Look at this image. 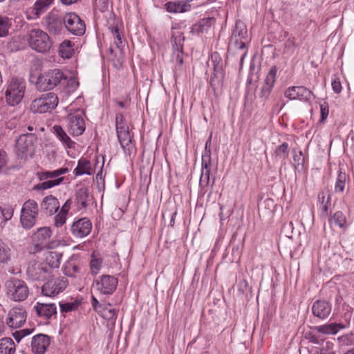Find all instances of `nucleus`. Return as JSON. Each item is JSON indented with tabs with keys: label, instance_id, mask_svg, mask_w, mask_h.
Instances as JSON below:
<instances>
[{
	"label": "nucleus",
	"instance_id": "nucleus-1",
	"mask_svg": "<svg viewBox=\"0 0 354 354\" xmlns=\"http://www.w3.org/2000/svg\"><path fill=\"white\" fill-rule=\"evenodd\" d=\"M37 137L35 133L21 134L16 140V153L19 159L27 160L32 158L35 152Z\"/></svg>",
	"mask_w": 354,
	"mask_h": 354
},
{
	"label": "nucleus",
	"instance_id": "nucleus-2",
	"mask_svg": "<svg viewBox=\"0 0 354 354\" xmlns=\"http://www.w3.org/2000/svg\"><path fill=\"white\" fill-rule=\"evenodd\" d=\"M66 80V75L60 69L49 70L39 75L36 86L40 91L51 90Z\"/></svg>",
	"mask_w": 354,
	"mask_h": 354
},
{
	"label": "nucleus",
	"instance_id": "nucleus-3",
	"mask_svg": "<svg viewBox=\"0 0 354 354\" xmlns=\"http://www.w3.org/2000/svg\"><path fill=\"white\" fill-rule=\"evenodd\" d=\"M8 297L15 301H22L26 299L29 289L26 282L21 279L12 277L5 283Z\"/></svg>",
	"mask_w": 354,
	"mask_h": 354
},
{
	"label": "nucleus",
	"instance_id": "nucleus-4",
	"mask_svg": "<svg viewBox=\"0 0 354 354\" xmlns=\"http://www.w3.org/2000/svg\"><path fill=\"white\" fill-rule=\"evenodd\" d=\"M59 102L57 95L48 92L43 93L38 98L34 100L30 104V110L33 113H44L54 110Z\"/></svg>",
	"mask_w": 354,
	"mask_h": 354
},
{
	"label": "nucleus",
	"instance_id": "nucleus-5",
	"mask_svg": "<svg viewBox=\"0 0 354 354\" xmlns=\"http://www.w3.org/2000/svg\"><path fill=\"white\" fill-rule=\"evenodd\" d=\"M26 89V82L22 79L12 78L5 93L7 103L10 106L19 104L22 100Z\"/></svg>",
	"mask_w": 354,
	"mask_h": 354
},
{
	"label": "nucleus",
	"instance_id": "nucleus-6",
	"mask_svg": "<svg viewBox=\"0 0 354 354\" xmlns=\"http://www.w3.org/2000/svg\"><path fill=\"white\" fill-rule=\"evenodd\" d=\"M28 278L32 281H44L51 277L50 268L41 261L32 260L26 269Z\"/></svg>",
	"mask_w": 354,
	"mask_h": 354
},
{
	"label": "nucleus",
	"instance_id": "nucleus-7",
	"mask_svg": "<svg viewBox=\"0 0 354 354\" xmlns=\"http://www.w3.org/2000/svg\"><path fill=\"white\" fill-rule=\"evenodd\" d=\"M68 284L65 277H58L48 279L41 287L43 295L53 297L64 291Z\"/></svg>",
	"mask_w": 354,
	"mask_h": 354
},
{
	"label": "nucleus",
	"instance_id": "nucleus-8",
	"mask_svg": "<svg viewBox=\"0 0 354 354\" xmlns=\"http://www.w3.org/2000/svg\"><path fill=\"white\" fill-rule=\"evenodd\" d=\"M118 283V279L109 274H102L93 282V286L100 294L112 295L116 290Z\"/></svg>",
	"mask_w": 354,
	"mask_h": 354
},
{
	"label": "nucleus",
	"instance_id": "nucleus-9",
	"mask_svg": "<svg viewBox=\"0 0 354 354\" xmlns=\"http://www.w3.org/2000/svg\"><path fill=\"white\" fill-rule=\"evenodd\" d=\"M64 26L70 32L78 36L84 35L86 30L84 21L75 12L65 15Z\"/></svg>",
	"mask_w": 354,
	"mask_h": 354
},
{
	"label": "nucleus",
	"instance_id": "nucleus-10",
	"mask_svg": "<svg viewBox=\"0 0 354 354\" xmlns=\"http://www.w3.org/2000/svg\"><path fill=\"white\" fill-rule=\"evenodd\" d=\"M92 229L91 221L86 218H81L75 221L71 226L72 234L77 238H84L88 235Z\"/></svg>",
	"mask_w": 354,
	"mask_h": 354
},
{
	"label": "nucleus",
	"instance_id": "nucleus-11",
	"mask_svg": "<svg viewBox=\"0 0 354 354\" xmlns=\"http://www.w3.org/2000/svg\"><path fill=\"white\" fill-rule=\"evenodd\" d=\"M46 29L53 34L59 33L64 26L65 16L62 17L55 12H50L44 21Z\"/></svg>",
	"mask_w": 354,
	"mask_h": 354
},
{
	"label": "nucleus",
	"instance_id": "nucleus-12",
	"mask_svg": "<svg viewBox=\"0 0 354 354\" xmlns=\"http://www.w3.org/2000/svg\"><path fill=\"white\" fill-rule=\"evenodd\" d=\"M68 122V131L73 136H80L84 132L85 121L81 114H70Z\"/></svg>",
	"mask_w": 354,
	"mask_h": 354
},
{
	"label": "nucleus",
	"instance_id": "nucleus-13",
	"mask_svg": "<svg viewBox=\"0 0 354 354\" xmlns=\"http://www.w3.org/2000/svg\"><path fill=\"white\" fill-rule=\"evenodd\" d=\"M277 71L278 68L276 66H272L270 68L266 77L264 84L261 88V92L259 93V97L262 98L263 101L268 99L270 93L272 91L276 82Z\"/></svg>",
	"mask_w": 354,
	"mask_h": 354
},
{
	"label": "nucleus",
	"instance_id": "nucleus-14",
	"mask_svg": "<svg viewBox=\"0 0 354 354\" xmlns=\"http://www.w3.org/2000/svg\"><path fill=\"white\" fill-rule=\"evenodd\" d=\"M248 35L245 24L237 21L230 38L229 44H248Z\"/></svg>",
	"mask_w": 354,
	"mask_h": 354
},
{
	"label": "nucleus",
	"instance_id": "nucleus-15",
	"mask_svg": "<svg viewBox=\"0 0 354 354\" xmlns=\"http://www.w3.org/2000/svg\"><path fill=\"white\" fill-rule=\"evenodd\" d=\"M26 311L23 308H13L8 313L7 324L10 328H19L26 322Z\"/></svg>",
	"mask_w": 354,
	"mask_h": 354
},
{
	"label": "nucleus",
	"instance_id": "nucleus-16",
	"mask_svg": "<svg viewBox=\"0 0 354 354\" xmlns=\"http://www.w3.org/2000/svg\"><path fill=\"white\" fill-rule=\"evenodd\" d=\"M59 207L58 199L53 195L46 196L40 203L41 212L48 216H53L57 213Z\"/></svg>",
	"mask_w": 354,
	"mask_h": 354
},
{
	"label": "nucleus",
	"instance_id": "nucleus-17",
	"mask_svg": "<svg viewBox=\"0 0 354 354\" xmlns=\"http://www.w3.org/2000/svg\"><path fill=\"white\" fill-rule=\"evenodd\" d=\"M50 345V337L45 334H37L32 338L31 348L34 354H44Z\"/></svg>",
	"mask_w": 354,
	"mask_h": 354
},
{
	"label": "nucleus",
	"instance_id": "nucleus-18",
	"mask_svg": "<svg viewBox=\"0 0 354 354\" xmlns=\"http://www.w3.org/2000/svg\"><path fill=\"white\" fill-rule=\"evenodd\" d=\"M225 75L224 70H213L209 84L215 96H218L222 93Z\"/></svg>",
	"mask_w": 354,
	"mask_h": 354
},
{
	"label": "nucleus",
	"instance_id": "nucleus-19",
	"mask_svg": "<svg viewBox=\"0 0 354 354\" xmlns=\"http://www.w3.org/2000/svg\"><path fill=\"white\" fill-rule=\"evenodd\" d=\"M332 306L330 302L325 300H317L312 306V312L314 316L324 319L331 313Z\"/></svg>",
	"mask_w": 354,
	"mask_h": 354
},
{
	"label": "nucleus",
	"instance_id": "nucleus-20",
	"mask_svg": "<svg viewBox=\"0 0 354 354\" xmlns=\"http://www.w3.org/2000/svg\"><path fill=\"white\" fill-rule=\"evenodd\" d=\"M117 136L124 153L131 156L134 149V145L132 143L133 136L129 130L117 133Z\"/></svg>",
	"mask_w": 354,
	"mask_h": 354
},
{
	"label": "nucleus",
	"instance_id": "nucleus-21",
	"mask_svg": "<svg viewBox=\"0 0 354 354\" xmlns=\"http://www.w3.org/2000/svg\"><path fill=\"white\" fill-rule=\"evenodd\" d=\"M37 315L44 319H50L57 313V307L55 304H44L37 302L34 306Z\"/></svg>",
	"mask_w": 354,
	"mask_h": 354
},
{
	"label": "nucleus",
	"instance_id": "nucleus-22",
	"mask_svg": "<svg viewBox=\"0 0 354 354\" xmlns=\"http://www.w3.org/2000/svg\"><path fill=\"white\" fill-rule=\"evenodd\" d=\"M192 0H171L165 4V9L169 12H185L189 10V4Z\"/></svg>",
	"mask_w": 354,
	"mask_h": 354
},
{
	"label": "nucleus",
	"instance_id": "nucleus-23",
	"mask_svg": "<svg viewBox=\"0 0 354 354\" xmlns=\"http://www.w3.org/2000/svg\"><path fill=\"white\" fill-rule=\"evenodd\" d=\"M52 232L48 227H40L32 236V239L35 246L47 245L51 236Z\"/></svg>",
	"mask_w": 354,
	"mask_h": 354
},
{
	"label": "nucleus",
	"instance_id": "nucleus-24",
	"mask_svg": "<svg viewBox=\"0 0 354 354\" xmlns=\"http://www.w3.org/2000/svg\"><path fill=\"white\" fill-rule=\"evenodd\" d=\"M53 132L66 149H75L76 143L71 139L61 126L55 125L53 127Z\"/></svg>",
	"mask_w": 354,
	"mask_h": 354
},
{
	"label": "nucleus",
	"instance_id": "nucleus-25",
	"mask_svg": "<svg viewBox=\"0 0 354 354\" xmlns=\"http://www.w3.org/2000/svg\"><path fill=\"white\" fill-rule=\"evenodd\" d=\"M62 257V253L57 251H48L45 254V259L41 261L46 264V267L50 268V273L54 268H58L60 265V261Z\"/></svg>",
	"mask_w": 354,
	"mask_h": 354
},
{
	"label": "nucleus",
	"instance_id": "nucleus-26",
	"mask_svg": "<svg viewBox=\"0 0 354 354\" xmlns=\"http://www.w3.org/2000/svg\"><path fill=\"white\" fill-rule=\"evenodd\" d=\"M82 269L75 261L70 260L66 262L63 267L64 274L71 278H78L82 274Z\"/></svg>",
	"mask_w": 354,
	"mask_h": 354
},
{
	"label": "nucleus",
	"instance_id": "nucleus-27",
	"mask_svg": "<svg viewBox=\"0 0 354 354\" xmlns=\"http://www.w3.org/2000/svg\"><path fill=\"white\" fill-rule=\"evenodd\" d=\"M48 35L41 30H32L29 34L28 44H46Z\"/></svg>",
	"mask_w": 354,
	"mask_h": 354
},
{
	"label": "nucleus",
	"instance_id": "nucleus-28",
	"mask_svg": "<svg viewBox=\"0 0 354 354\" xmlns=\"http://www.w3.org/2000/svg\"><path fill=\"white\" fill-rule=\"evenodd\" d=\"M344 328V326L341 324L330 323L328 324H324L322 326H317L314 328V330L317 333L326 334V335H335L340 329Z\"/></svg>",
	"mask_w": 354,
	"mask_h": 354
},
{
	"label": "nucleus",
	"instance_id": "nucleus-29",
	"mask_svg": "<svg viewBox=\"0 0 354 354\" xmlns=\"http://www.w3.org/2000/svg\"><path fill=\"white\" fill-rule=\"evenodd\" d=\"M89 198L88 189L86 187H81L77 190L75 194V202L80 209L86 208L87 201Z\"/></svg>",
	"mask_w": 354,
	"mask_h": 354
},
{
	"label": "nucleus",
	"instance_id": "nucleus-30",
	"mask_svg": "<svg viewBox=\"0 0 354 354\" xmlns=\"http://www.w3.org/2000/svg\"><path fill=\"white\" fill-rule=\"evenodd\" d=\"M331 196L328 189H324L318 194V202L321 205L323 214L328 216V208L330 205Z\"/></svg>",
	"mask_w": 354,
	"mask_h": 354
},
{
	"label": "nucleus",
	"instance_id": "nucleus-31",
	"mask_svg": "<svg viewBox=\"0 0 354 354\" xmlns=\"http://www.w3.org/2000/svg\"><path fill=\"white\" fill-rule=\"evenodd\" d=\"M211 138H209L205 143V149L202 153L201 170L210 169L212 164L211 157Z\"/></svg>",
	"mask_w": 354,
	"mask_h": 354
},
{
	"label": "nucleus",
	"instance_id": "nucleus-32",
	"mask_svg": "<svg viewBox=\"0 0 354 354\" xmlns=\"http://www.w3.org/2000/svg\"><path fill=\"white\" fill-rule=\"evenodd\" d=\"M74 174L75 176L91 175L92 174L91 162L86 158H80L76 168L74 169Z\"/></svg>",
	"mask_w": 354,
	"mask_h": 354
},
{
	"label": "nucleus",
	"instance_id": "nucleus-33",
	"mask_svg": "<svg viewBox=\"0 0 354 354\" xmlns=\"http://www.w3.org/2000/svg\"><path fill=\"white\" fill-rule=\"evenodd\" d=\"M12 251L8 244L0 238V266L7 265L11 260Z\"/></svg>",
	"mask_w": 354,
	"mask_h": 354
},
{
	"label": "nucleus",
	"instance_id": "nucleus-34",
	"mask_svg": "<svg viewBox=\"0 0 354 354\" xmlns=\"http://www.w3.org/2000/svg\"><path fill=\"white\" fill-rule=\"evenodd\" d=\"M21 213L34 216L37 218L39 214V207L37 203L32 199L26 201L23 204Z\"/></svg>",
	"mask_w": 354,
	"mask_h": 354
},
{
	"label": "nucleus",
	"instance_id": "nucleus-35",
	"mask_svg": "<svg viewBox=\"0 0 354 354\" xmlns=\"http://www.w3.org/2000/svg\"><path fill=\"white\" fill-rule=\"evenodd\" d=\"M63 180L64 177H60L53 180H42L43 182L34 185L32 189L35 191H41L50 189L53 187L59 185L63 182Z\"/></svg>",
	"mask_w": 354,
	"mask_h": 354
},
{
	"label": "nucleus",
	"instance_id": "nucleus-36",
	"mask_svg": "<svg viewBox=\"0 0 354 354\" xmlns=\"http://www.w3.org/2000/svg\"><path fill=\"white\" fill-rule=\"evenodd\" d=\"M15 351V345L10 337L0 339V354H13Z\"/></svg>",
	"mask_w": 354,
	"mask_h": 354
},
{
	"label": "nucleus",
	"instance_id": "nucleus-37",
	"mask_svg": "<svg viewBox=\"0 0 354 354\" xmlns=\"http://www.w3.org/2000/svg\"><path fill=\"white\" fill-rule=\"evenodd\" d=\"M274 207V201L272 198H266L258 204V210L259 213L270 215L272 214Z\"/></svg>",
	"mask_w": 354,
	"mask_h": 354
},
{
	"label": "nucleus",
	"instance_id": "nucleus-38",
	"mask_svg": "<svg viewBox=\"0 0 354 354\" xmlns=\"http://www.w3.org/2000/svg\"><path fill=\"white\" fill-rule=\"evenodd\" d=\"M99 315L103 317L104 319H106L109 322V324L113 326L115 325L116 319H117V310L115 308H108V306H106L100 313Z\"/></svg>",
	"mask_w": 354,
	"mask_h": 354
},
{
	"label": "nucleus",
	"instance_id": "nucleus-39",
	"mask_svg": "<svg viewBox=\"0 0 354 354\" xmlns=\"http://www.w3.org/2000/svg\"><path fill=\"white\" fill-rule=\"evenodd\" d=\"M333 221L335 224L339 227L341 229H342L344 231H345L348 226L347 219L344 214V213L341 211L336 212L331 218L329 219V221Z\"/></svg>",
	"mask_w": 354,
	"mask_h": 354
},
{
	"label": "nucleus",
	"instance_id": "nucleus-40",
	"mask_svg": "<svg viewBox=\"0 0 354 354\" xmlns=\"http://www.w3.org/2000/svg\"><path fill=\"white\" fill-rule=\"evenodd\" d=\"M289 145L287 142H283L274 150L275 158L278 160H285L289 156Z\"/></svg>",
	"mask_w": 354,
	"mask_h": 354
},
{
	"label": "nucleus",
	"instance_id": "nucleus-41",
	"mask_svg": "<svg viewBox=\"0 0 354 354\" xmlns=\"http://www.w3.org/2000/svg\"><path fill=\"white\" fill-rule=\"evenodd\" d=\"M210 169L201 170L199 186L203 194L207 192L206 188L210 183Z\"/></svg>",
	"mask_w": 354,
	"mask_h": 354
},
{
	"label": "nucleus",
	"instance_id": "nucleus-42",
	"mask_svg": "<svg viewBox=\"0 0 354 354\" xmlns=\"http://www.w3.org/2000/svg\"><path fill=\"white\" fill-rule=\"evenodd\" d=\"M11 26L12 19L6 16L0 15V37L7 36Z\"/></svg>",
	"mask_w": 354,
	"mask_h": 354
},
{
	"label": "nucleus",
	"instance_id": "nucleus-43",
	"mask_svg": "<svg viewBox=\"0 0 354 354\" xmlns=\"http://www.w3.org/2000/svg\"><path fill=\"white\" fill-rule=\"evenodd\" d=\"M37 218L34 216L21 213L20 223L22 227L26 230H30L36 223Z\"/></svg>",
	"mask_w": 354,
	"mask_h": 354
},
{
	"label": "nucleus",
	"instance_id": "nucleus-44",
	"mask_svg": "<svg viewBox=\"0 0 354 354\" xmlns=\"http://www.w3.org/2000/svg\"><path fill=\"white\" fill-rule=\"evenodd\" d=\"M115 129L116 133L129 130L127 120L124 115L120 113H117L115 116Z\"/></svg>",
	"mask_w": 354,
	"mask_h": 354
},
{
	"label": "nucleus",
	"instance_id": "nucleus-45",
	"mask_svg": "<svg viewBox=\"0 0 354 354\" xmlns=\"http://www.w3.org/2000/svg\"><path fill=\"white\" fill-rule=\"evenodd\" d=\"M52 1L53 0H37L34 6L35 15L39 16L44 12Z\"/></svg>",
	"mask_w": 354,
	"mask_h": 354
},
{
	"label": "nucleus",
	"instance_id": "nucleus-46",
	"mask_svg": "<svg viewBox=\"0 0 354 354\" xmlns=\"http://www.w3.org/2000/svg\"><path fill=\"white\" fill-rule=\"evenodd\" d=\"M297 91L299 100L308 102L311 100L312 98H315L313 93L304 86H297Z\"/></svg>",
	"mask_w": 354,
	"mask_h": 354
},
{
	"label": "nucleus",
	"instance_id": "nucleus-47",
	"mask_svg": "<svg viewBox=\"0 0 354 354\" xmlns=\"http://www.w3.org/2000/svg\"><path fill=\"white\" fill-rule=\"evenodd\" d=\"M124 46H111L114 47L113 55L111 60L115 62L114 64H122L124 58Z\"/></svg>",
	"mask_w": 354,
	"mask_h": 354
},
{
	"label": "nucleus",
	"instance_id": "nucleus-48",
	"mask_svg": "<svg viewBox=\"0 0 354 354\" xmlns=\"http://www.w3.org/2000/svg\"><path fill=\"white\" fill-rule=\"evenodd\" d=\"M183 46H173L172 59L180 66L183 64Z\"/></svg>",
	"mask_w": 354,
	"mask_h": 354
},
{
	"label": "nucleus",
	"instance_id": "nucleus-49",
	"mask_svg": "<svg viewBox=\"0 0 354 354\" xmlns=\"http://www.w3.org/2000/svg\"><path fill=\"white\" fill-rule=\"evenodd\" d=\"M73 46H59L58 53L63 59H70L75 53Z\"/></svg>",
	"mask_w": 354,
	"mask_h": 354
},
{
	"label": "nucleus",
	"instance_id": "nucleus-50",
	"mask_svg": "<svg viewBox=\"0 0 354 354\" xmlns=\"http://www.w3.org/2000/svg\"><path fill=\"white\" fill-rule=\"evenodd\" d=\"M211 61L213 64V70H224L223 59L217 52H213L211 54Z\"/></svg>",
	"mask_w": 354,
	"mask_h": 354
},
{
	"label": "nucleus",
	"instance_id": "nucleus-51",
	"mask_svg": "<svg viewBox=\"0 0 354 354\" xmlns=\"http://www.w3.org/2000/svg\"><path fill=\"white\" fill-rule=\"evenodd\" d=\"M346 175L345 173L339 171L335 183V192H342L344 190L346 185Z\"/></svg>",
	"mask_w": 354,
	"mask_h": 354
},
{
	"label": "nucleus",
	"instance_id": "nucleus-52",
	"mask_svg": "<svg viewBox=\"0 0 354 354\" xmlns=\"http://www.w3.org/2000/svg\"><path fill=\"white\" fill-rule=\"evenodd\" d=\"M80 305V302L75 301L73 302L62 303L59 302V306L62 313H68L76 310Z\"/></svg>",
	"mask_w": 354,
	"mask_h": 354
},
{
	"label": "nucleus",
	"instance_id": "nucleus-53",
	"mask_svg": "<svg viewBox=\"0 0 354 354\" xmlns=\"http://www.w3.org/2000/svg\"><path fill=\"white\" fill-rule=\"evenodd\" d=\"M37 176L40 181L58 178L55 170L37 172Z\"/></svg>",
	"mask_w": 354,
	"mask_h": 354
},
{
	"label": "nucleus",
	"instance_id": "nucleus-54",
	"mask_svg": "<svg viewBox=\"0 0 354 354\" xmlns=\"http://www.w3.org/2000/svg\"><path fill=\"white\" fill-rule=\"evenodd\" d=\"M62 85H66L67 88V92L70 93L74 91L77 86H79V83L75 80L73 77H69L66 76V80L62 81Z\"/></svg>",
	"mask_w": 354,
	"mask_h": 354
},
{
	"label": "nucleus",
	"instance_id": "nucleus-55",
	"mask_svg": "<svg viewBox=\"0 0 354 354\" xmlns=\"http://www.w3.org/2000/svg\"><path fill=\"white\" fill-rule=\"evenodd\" d=\"M172 29L171 41L174 42V44H181L185 41L183 33L178 30H176L174 27H172Z\"/></svg>",
	"mask_w": 354,
	"mask_h": 354
},
{
	"label": "nucleus",
	"instance_id": "nucleus-56",
	"mask_svg": "<svg viewBox=\"0 0 354 354\" xmlns=\"http://www.w3.org/2000/svg\"><path fill=\"white\" fill-rule=\"evenodd\" d=\"M339 342L346 346H351L354 344V334H346L338 338Z\"/></svg>",
	"mask_w": 354,
	"mask_h": 354
},
{
	"label": "nucleus",
	"instance_id": "nucleus-57",
	"mask_svg": "<svg viewBox=\"0 0 354 354\" xmlns=\"http://www.w3.org/2000/svg\"><path fill=\"white\" fill-rule=\"evenodd\" d=\"M91 304L93 309L95 311H96L98 314L106 306H111V304L109 303L107 304H101L99 302V301L94 297L92 296L91 297Z\"/></svg>",
	"mask_w": 354,
	"mask_h": 354
},
{
	"label": "nucleus",
	"instance_id": "nucleus-58",
	"mask_svg": "<svg viewBox=\"0 0 354 354\" xmlns=\"http://www.w3.org/2000/svg\"><path fill=\"white\" fill-rule=\"evenodd\" d=\"M67 215L68 214H66L64 213H62V212H59L54 217L55 225L57 227H62L66 223Z\"/></svg>",
	"mask_w": 354,
	"mask_h": 354
},
{
	"label": "nucleus",
	"instance_id": "nucleus-59",
	"mask_svg": "<svg viewBox=\"0 0 354 354\" xmlns=\"http://www.w3.org/2000/svg\"><path fill=\"white\" fill-rule=\"evenodd\" d=\"M111 35L114 39L115 44H120L122 42V35L118 28H112Z\"/></svg>",
	"mask_w": 354,
	"mask_h": 354
},
{
	"label": "nucleus",
	"instance_id": "nucleus-60",
	"mask_svg": "<svg viewBox=\"0 0 354 354\" xmlns=\"http://www.w3.org/2000/svg\"><path fill=\"white\" fill-rule=\"evenodd\" d=\"M285 96L290 100L298 99L297 86H291L288 88L284 93Z\"/></svg>",
	"mask_w": 354,
	"mask_h": 354
},
{
	"label": "nucleus",
	"instance_id": "nucleus-61",
	"mask_svg": "<svg viewBox=\"0 0 354 354\" xmlns=\"http://www.w3.org/2000/svg\"><path fill=\"white\" fill-rule=\"evenodd\" d=\"M321 118L320 122H324L327 118L329 113L328 104L327 102H324L320 105Z\"/></svg>",
	"mask_w": 354,
	"mask_h": 354
},
{
	"label": "nucleus",
	"instance_id": "nucleus-62",
	"mask_svg": "<svg viewBox=\"0 0 354 354\" xmlns=\"http://www.w3.org/2000/svg\"><path fill=\"white\" fill-rule=\"evenodd\" d=\"M90 267L91 273L95 275L101 267V262L98 259H93L91 261Z\"/></svg>",
	"mask_w": 354,
	"mask_h": 354
},
{
	"label": "nucleus",
	"instance_id": "nucleus-63",
	"mask_svg": "<svg viewBox=\"0 0 354 354\" xmlns=\"http://www.w3.org/2000/svg\"><path fill=\"white\" fill-rule=\"evenodd\" d=\"M293 160L295 163V168H297L299 165L304 166V158L303 156V153L301 151H299V153H295L293 156Z\"/></svg>",
	"mask_w": 354,
	"mask_h": 354
},
{
	"label": "nucleus",
	"instance_id": "nucleus-64",
	"mask_svg": "<svg viewBox=\"0 0 354 354\" xmlns=\"http://www.w3.org/2000/svg\"><path fill=\"white\" fill-rule=\"evenodd\" d=\"M13 209L11 207L3 208L1 211V214L5 222L10 220L13 216Z\"/></svg>",
	"mask_w": 354,
	"mask_h": 354
}]
</instances>
